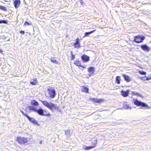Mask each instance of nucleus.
I'll use <instances>...</instances> for the list:
<instances>
[{"mask_svg":"<svg viewBox=\"0 0 151 151\" xmlns=\"http://www.w3.org/2000/svg\"><path fill=\"white\" fill-rule=\"evenodd\" d=\"M41 101L44 106L48 108L51 111L53 109L58 110L59 108V107L56 104H54L50 101L48 102L46 101Z\"/></svg>","mask_w":151,"mask_h":151,"instance_id":"f257e3e1","label":"nucleus"},{"mask_svg":"<svg viewBox=\"0 0 151 151\" xmlns=\"http://www.w3.org/2000/svg\"><path fill=\"white\" fill-rule=\"evenodd\" d=\"M48 97L51 99L54 98L56 95L55 90L54 89L50 88L47 89Z\"/></svg>","mask_w":151,"mask_h":151,"instance_id":"f03ea898","label":"nucleus"},{"mask_svg":"<svg viewBox=\"0 0 151 151\" xmlns=\"http://www.w3.org/2000/svg\"><path fill=\"white\" fill-rule=\"evenodd\" d=\"M133 101L134 104L137 106H140L142 107L148 108L149 106L146 104L141 101H139L137 99H133Z\"/></svg>","mask_w":151,"mask_h":151,"instance_id":"7ed1b4c3","label":"nucleus"},{"mask_svg":"<svg viewBox=\"0 0 151 151\" xmlns=\"http://www.w3.org/2000/svg\"><path fill=\"white\" fill-rule=\"evenodd\" d=\"M145 39V37L142 35H139L134 37V41L138 43L142 42Z\"/></svg>","mask_w":151,"mask_h":151,"instance_id":"20e7f679","label":"nucleus"},{"mask_svg":"<svg viewBox=\"0 0 151 151\" xmlns=\"http://www.w3.org/2000/svg\"><path fill=\"white\" fill-rule=\"evenodd\" d=\"M17 140L20 144H24L27 142V139L24 137H18Z\"/></svg>","mask_w":151,"mask_h":151,"instance_id":"39448f33","label":"nucleus"},{"mask_svg":"<svg viewBox=\"0 0 151 151\" xmlns=\"http://www.w3.org/2000/svg\"><path fill=\"white\" fill-rule=\"evenodd\" d=\"M141 48L143 50L146 52H148L150 50V47L146 44L141 45Z\"/></svg>","mask_w":151,"mask_h":151,"instance_id":"423d86ee","label":"nucleus"},{"mask_svg":"<svg viewBox=\"0 0 151 151\" xmlns=\"http://www.w3.org/2000/svg\"><path fill=\"white\" fill-rule=\"evenodd\" d=\"M88 71L89 73L88 75L91 76L93 75L95 72V68L92 67H90L88 68Z\"/></svg>","mask_w":151,"mask_h":151,"instance_id":"0eeeda50","label":"nucleus"},{"mask_svg":"<svg viewBox=\"0 0 151 151\" xmlns=\"http://www.w3.org/2000/svg\"><path fill=\"white\" fill-rule=\"evenodd\" d=\"M97 144V139H96L95 140H94V142L92 143L93 145L92 146L86 147L85 148V149L86 150L90 149L93 148L95 147Z\"/></svg>","mask_w":151,"mask_h":151,"instance_id":"6e6552de","label":"nucleus"},{"mask_svg":"<svg viewBox=\"0 0 151 151\" xmlns=\"http://www.w3.org/2000/svg\"><path fill=\"white\" fill-rule=\"evenodd\" d=\"M82 60L84 62H87L89 60V57L85 55H83L81 57Z\"/></svg>","mask_w":151,"mask_h":151,"instance_id":"1a4fd4ad","label":"nucleus"},{"mask_svg":"<svg viewBox=\"0 0 151 151\" xmlns=\"http://www.w3.org/2000/svg\"><path fill=\"white\" fill-rule=\"evenodd\" d=\"M79 39L77 38L76 43H74V45L75 48H79L80 47V44L79 42Z\"/></svg>","mask_w":151,"mask_h":151,"instance_id":"9d476101","label":"nucleus"},{"mask_svg":"<svg viewBox=\"0 0 151 151\" xmlns=\"http://www.w3.org/2000/svg\"><path fill=\"white\" fill-rule=\"evenodd\" d=\"M20 4V1L19 0H16L14 1V4L16 8H17L18 7Z\"/></svg>","mask_w":151,"mask_h":151,"instance_id":"9b49d317","label":"nucleus"},{"mask_svg":"<svg viewBox=\"0 0 151 151\" xmlns=\"http://www.w3.org/2000/svg\"><path fill=\"white\" fill-rule=\"evenodd\" d=\"M129 91V90H127L126 91L122 90L121 91V93L123 96L124 97H126L128 96Z\"/></svg>","mask_w":151,"mask_h":151,"instance_id":"f8f14e48","label":"nucleus"},{"mask_svg":"<svg viewBox=\"0 0 151 151\" xmlns=\"http://www.w3.org/2000/svg\"><path fill=\"white\" fill-rule=\"evenodd\" d=\"M89 100H91L93 102L96 103H101L103 100L101 99H97L95 98H90Z\"/></svg>","mask_w":151,"mask_h":151,"instance_id":"ddd939ff","label":"nucleus"},{"mask_svg":"<svg viewBox=\"0 0 151 151\" xmlns=\"http://www.w3.org/2000/svg\"><path fill=\"white\" fill-rule=\"evenodd\" d=\"M28 119V120L31 121L33 123L36 124H37V122L35 120V119L33 117H30L28 115V116H27V117Z\"/></svg>","mask_w":151,"mask_h":151,"instance_id":"4468645a","label":"nucleus"},{"mask_svg":"<svg viewBox=\"0 0 151 151\" xmlns=\"http://www.w3.org/2000/svg\"><path fill=\"white\" fill-rule=\"evenodd\" d=\"M74 63L77 66H80L83 68H86V67H85L84 66L81 65V62L79 61H75L74 62Z\"/></svg>","mask_w":151,"mask_h":151,"instance_id":"2eb2a0df","label":"nucleus"},{"mask_svg":"<svg viewBox=\"0 0 151 151\" xmlns=\"http://www.w3.org/2000/svg\"><path fill=\"white\" fill-rule=\"evenodd\" d=\"M123 76L125 80L127 82H129L131 80V78H129L128 76L123 74Z\"/></svg>","mask_w":151,"mask_h":151,"instance_id":"dca6fc26","label":"nucleus"},{"mask_svg":"<svg viewBox=\"0 0 151 151\" xmlns=\"http://www.w3.org/2000/svg\"><path fill=\"white\" fill-rule=\"evenodd\" d=\"M35 112H37L40 115H44V111L41 108H40L39 109H37Z\"/></svg>","mask_w":151,"mask_h":151,"instance_id":"f3484780","label":"nucleus"},{"mask_svg":"<svg viewBox=\"0 0 151 151\" xmlns=\"http://www.w3.org/2000/svg\"><path fill=\"white\" fill-rule=\"evenodd\" d=\"M27 109H29L30 110H32L35 112L37 111V109L34 107L32 106H27L26 107Z\"/></svg>","mask_w":151,"mask_h":151,"instance_id":"a211bd4d","label":"nucleus"},{"mask_svg":"<svg viewBox=\"0 0 151 151\" xmlns=\"http://www.w3.org/2000/svg\"><path fill=\"white\" fill-rule=\"evenodd\" d=\"M82 91L83 92L88 93V89L85 86H83L82 88Z\"/></svg>","mask_w":151,"mask_h":151,"instance_id":"6ab92c4d","label":"nucleus"},{"mask_svg":"<svg viewBox=\"0 0 151 151\" xmlns=\"http://www.w3.org/2000/svg\"><path fill=\"white\" fill-rule=\"evenodd\" d=\"M96 31V30H93V31H90L89 32H85V36H84V37L88 36V35H90V34H91L92 33Z\"/></svg>","mask_w":151,"mask_h":151,"instance_id":"aec40b11","label":"nucleus"},{"mask_svg":"<svg viewBox=\"0 0 151 151\" xmlns=\"http://www.w3.org/2000/svg\"><path fill=\"white\" fill-rule=\"evenodd\" d=\"M31 104L35 106H37L39 105L38 103L37 102L35 101V100H33L31 101Z\"/></svg>","mask_w":151,"mask_h":151,"instance_id":"412c9836","label":"nucleus"},{"mask_svg":"<svg viewBox=\"0 0 151 151\" xmlns=\"http://www.w3.org/2000/svg\"><path fill=\"white\" fill-rule=\"evenodd\" d=\"M124 107L126 109H131V107L129 104H124Z\"/></svg>","mask_w":151,"mask_h":151,"instance_id":"4be33fe9","label":"nucleus"},{"mask_svg":"<svg viewBox=\"0 0 151 151\" xmlns=\"http://www.w3.org/2000/svg\"><path fill=\"white\" fill-rule=\"evenodd\" d=\"M30 83L33 85H35L37 83V80L36 79H32L30 81Z\"/></svg>","mask_w":151,"mask_h":151,"instance_id":"5701e85b","label":"nucleus"},{"mask_svg":"<svg viewBox=\"0 0 151 151\" xmlns=\"http://www.w3.org/2000/svg\"><path fill=\"white\" fill-rule=\"evenodd\" d=\"M120 78L119 76H117L116 78V81L117 82V83H120Z\"/></svg>","mask_w":151,"mask_h":151,"instance_id":"b1692460","label":"nucleus"},{"mask_svg":"<svg viewBox=\"0 0 151 151\" xmlns=\"http://www.w3.org/2000/svg\"><path fill=\"white\" fill-rule=\"evenodd\" d=\"M132 94L134 95H137L138 96H141L140 94H139L136 91H133L132 92Z\"/></svg>","mask_w":151,"mask_h":151,"instance_id":"393cba45","label":"nucleus"},{"mask_svg":"<svg viewBox=\"0 0 151 151\" xmlns=\"http://www.w3.org/2000/svg\"><path fill=\"white\" fill-rule=\"evenodd\" d=\"M70 132L69 130H65V134L68 136H69L70 135Z\"/></svg>","mask_w":151,"mask_h":151,"instance_id":"a878e982","label":"nucleus"},{"mask_svg":"<svg viewBox=\"0 0 151 151\" xmlns=\"http://www.w3.org/2000/svg\"><path fill=\"white\" fill-rule=\"evenodd\" d=\"M51 60L52 62H53V63H55L56 64H58V62L55 60L54 58H52L51 59Z\"/></svg>","mask_w":151,"mask_h":151,"instance_id":"bb28decb","label":"nucleus"},{"mask_svg":"<svg viewBox=\"0 0 151 151\" xmlns=\"http://www.w3.org/2000/svg\"><path fill=\"white\" fill-rule=\"evenodd\" d=\"M73 52L71 51V59L74 60L75 58V55L72 53Z\"/></svg>","mask_w":151,"mask_h":151,"instance_id":"cd10ccee","label":"nucleus"},{"mask_svg":"<svg viewBox=\"0 0 151 151\" xmlns=\"http://www.w3.org/2000/svg\"><path fill=\"white\" fill-rule=\"evenodd\" d=\"M139 73H140V74L142 75H145L146 73L145 72L142 71H139Z\"/></svg>","mask_w":151,"mask_h":151,"instance_id":"c85d7f7f","label":"nucleus"},{"mask_svg":"<svg viewBox=\"0 0 151 151\" xmlns=\"http://www.w3.org/2000/svg\"><path fill=\"white\" fill-rule=\"evenodd\" d=\"M20 111L22 113V114L26 117H27V116H28V115L24 113L23 111L21 110Z\"/></svg>","mask_w":151,"mask_h":151,"instance_id":"c756f323","label":"nucleus"},{"mask_svg":"<svg viewBox=\"0 0 151 151\" xmlns=\"http://www.w3.org/2000/svg\"><path fill=\"white\" fill-rule=\"evenodd\" d=\"M0 9L5 10H6V8L4 6H1V7L0 8Z\"/></svg>","mask_w":151,"mask_h":151,"instance_id":"7c9ffc66","label":"nucleus"},{"mask_svg":"<svg viewBox=\"0 0 151 151\" xmlns=\"http://www.w3.org/2000/svg\"><path fill=\"white\" fill-rule=\"evenodd\" d=\"M20 32L21 34L24 35V31H21Z\"/></svg>","mask_w":151,"mask_h":151,"instance_id":"2f4dec72","label":"nucleus"},{"mask_svg":"<svg viewBox=\"0 0 151 151\" xmlns=\"http://www.w3.org/2000/svg\"><path fill=\"white\" fill-rule=\"evenodd\" d=\"M27 24V25H30V24L28 22H26L24 24V25L25 24Z\"/></svg>","mask_w":151,"mask_h":151,"instance_id":"473e14b6","label":"nucleus"},{"mask_svg":"<svg viewBox=\"0 0 151 151\" xmlns=\"http://www.w3.org/2000/svg\"><path fill=\"white\" fill-rule=\"evenodd\" d=\"M4 21V20H0V24L3 22Z\"/></svg>","mask_w":151,"mask_h":151,"instance_id":"72a5a7b5","label":"nucleus"},{"mask_svg":"<svg viewBox=\"0 0 151 151\" xmlns=\"http://www.w3.org/2000/svg\"><path fill=\"white\" fill-rule=\"evenodd\" d=\"M3 52V51L0 49V53H2Z\"/></svg>","mask_w":151,"mask_h":151,"instance_id":"f704fd0d","label":"nucleus"},{"mask_svg":"<svg viewBox=\"0 0 151 151\" xmlns=\"http://www.w3.org/2000/svg\"><path fill=\"white\" fill-rule=\"evenodd\" d=\"M80 1H81V3H82V1H83V0H80Z\"/></svg>","mask_w":151,"mask_h":151,"instance_id":"c9c22d12","label":"nucleus"},{"mask_svg":"<svg viewBox=\"0 0 151 151\" xmlns=\"http://www.w3.org/2000/svg\"><path fill=\"white\" fill-rule=\"evenodd\" d=\"M1 6H0V8H1Z\"/></svg>","mask_w":151,"mask_h":151,"instance_id":"e433bc0d","label":"nucleus"}]
</instances>
